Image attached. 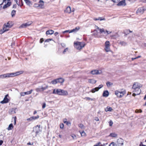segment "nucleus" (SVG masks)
<instances>
[{"mask_svg": "<svg viewBox=\"0 0 146 146\" xmlns=\"http://www.w3.org/2000/svg\"><path fill=\"white\" fill-rule=\"evenodd\" d=\"M94 35H96L97 37H100L101 36H100L99 35H98V34L97 33V30H95L94 31Z\"/></svg>", "mask_w": 146, "mask_h": 146, "instance_id": "f704fd0d", "label": "nucleus"}, {"mask_svg": "<svg viewBox=\"0 0 146 146\" xmlns=\"http://www.w3.org/2000/svg\"><path fill=\"white\" fill-rule=\"evenodd\" d=\"M123 140L121 138L118 139L117 140L116 145L117 146H122L123 144Z\"/></svg>", "mask_w": 146, "mask_h": 146, "instance_id": "9d476101", "label": "nucleus"}, {"mask_svg": "<svg viewBox=\"0 0 146 146\" xmlns=\"http://www.w3.org/2000/svg\"><path fill=\"white\" fill-rule=\"evenodd\" d=\"M110 42L108 41H106L104 44V50L106 52H109L111 51L110 49Z\"/></svg>", "mask_w": 146, "mask_h": 146, "instance_id": "20e7f679", "label": "nucleus"}, {"mask_svg": "<svg viewBox=\"0 0 146 146\" xmlns=\"http://www.w3.org/2000/svg\"><path fill=\"white\" fill-rule=\"evenodd\" d=\"M115 143L114 142H112L109 145V146H114Z\"/></svg>", "mask_w": 146, "mask_h": 146, "instance_id": "3c124183", "label": "nucleus"}, {"mask_svg": "<svg viewBox=\"0 0 146 146\" xmlns=\"http://www.w3.org/2000/svg\"><path fill=\"white\" fill-rule=\"evenodd\" d=\"M3 143V141L2 140H0V145H1Z\"/></svg>", "mask_w": 146, "mask_h": 146, "instance_id": "e2e57ef3", "label": "nucleus"}, {"mask_svg": "<svg viewBox=\"0 0 146 146\" xmlns=\"http://www.w3.org/2000/svg\"><path fill=\"white\" fill-rule=\"evenodd\" d=\"M86 133H85V132L84 131H83V136H86Z\"/></svg>", "mask_w": 146, "mask_h": 146, "instance_id": "69168bd1", "label": "nucleus"}, {"mask_svg": "<svg viewBox=\"0 0 146 146\" xmlns=\"http://www.w3.org/2000/svg\"><path fill=\"white\" fill-rule=\"evenodd\" d=\"M8 96V95L5 96L3 100L1 102V103L2 104L7 103L9 102V99L7 98V97Z\"/></svg>", "mask_w": 146, "mask_h": 146, "instance_id": "ddd939ff", "label": "nucleus"}, {"mask_svg": "<svg viewBox=\"0 0 146 146\" xmlns=\"http://www.w3.org/2000/svg\"><path fill=\"white\" fill-rule=\"evenodd\" d=\"M59 126L60 128L61 129H63L64 127V125L63 123H60L59 125Z\"/></svg>", "mask_w": 146, "mask_h": 146, "instance_id": "a19ab883", "label": "nucleus"}, {"mask_svg": "<svg viewBox=\"0 0 146 146\" xmlns=\"http://www.w3.org/2000/svg\"><path fill=\"white\" fill-rule=\"evenodd\" d=\"M33 90H31L30 91L25 92L26 95H29L31 94Z\"/></svg>", "mask_w": 146, "mask_h": 146, "instance_id": "c9c22d12", "label": "nucleus"}, {"mask_svg": "<svg viewBox=\"0 0 146 146\" xmlns=\"http://www.w3.org/2000/svg\"><path fill=\"white\" fill-rule=\"evenodd\" d=\"M126 4L124 0L120 1L117 4V5L119 6H124Z\"/></svg>", "mask_w": 146, "mask_h": 146, "instance_id": "f3484780", "label": "nucleus"}, {"mask_svg": "<svg viewBox=\"0 0 146 146\" xmlns=\"http://www.w3.org/2000/svg\"><path fill=\"white\" fill-rule=\"evenodd\" d=\"M79 29L80 28L79 27H76L75 29H74L71 30H70V31L69 33H71L72 32H76L79 30Z\"/></svg>", "mask_w": 146, "mask_h": 146, "instance_id": "393cba45", "label": "nucleus"}, {"mask_svg": "<svg viewBox=\"0 0 146 146\" xmlns=\"http://www.w3.org/2000/svg\"><path fill=\"white\" fill-rule=\"evenodd\" d=\"M44 41V39L43 38H41L40 39V43H42Z\"/></svg>", "mask_w": 146, "mask_h": 146, "instance_id": "13d9d810", "label": "nucleus"}, {"mask_svg": "<svg viewBox=\"0 0 146 146\" xmlns=\"http://www.w3.org/2000/svg\"><path fill=\"white\" fill-rule=\"evenodd\" d=\"M87 100H90L91 101H94L95 100V99H92L89 97H86L85 98Z\"/></svg>", "mask_w": 146, "mask_h": 146, "instance_id": "37998d69", "label": "nucleus"}, {"mask_svg": "<svg viewBox=\"0 0 146 146\" xmlns=\"http://www.w3.org/2000/svg\"><path fill=\"white\" fill-rule=\"evenodd\" d=\"M13 118L14 119V125H15L16 124L17 117L16 116H15L14 117H13Z\"/></svg>", "mask_w": 146, "mask_h": 146, "instance_id": "79ce46f5", "label": "nucleus"}, {"mask_svg": "<svg viewBox=\"0 0 146 146\" xmlns=\"http://www.w3.org/2000/svg\"><path fill=\"white\" fill-rule=\"evenodd\" d=\"M125 94V91H119L117 90L115 92V94L119 98L122 97Z\"/></svg>", "mask_w": 146, "mask_h": 146, "instance_id": "423d86ee", "label": "nucleus"}, {"mask_svg": "<svg viewBox=\"0 0 146 146\" xmlns=\"http://www.w3.org/2000/svg\"><path fill=\"white\" fill-rule=\"evenodd\" d=\"M32 117L33 120H35V119H38L39 118V116L38 115H37L36 116H32Z\"/></svg>", "mask_w": 146, "mask_h": 146, "instance_id": "e433bc0d", "label": "nucleus"}, {"mask_svg": "<svg viewBox=\"0 0 146 146\" xmlns=\"http://www.w3.org/2000/svg\"><path fill=\"white\" fill-rule=\"evenodd\" d=\"M109 124L110 126H111L113 125V122L111 120L109 121Z\"/></svg>", "mask_w": 146, "mask_h": 146, "instance_id": "09e8293b", "label": "nucleus"}, {"mask_svg": "<svg viewBox=\"0 0 146 146\" xmlns=\"http://www.w3.org/2000/svg\"><path fill=\"white\" fill-rule=\"evenodd\" d=\"M70 30H66L65 31H64L62 32L63 33H67V32H70Z\"/></svg>", "mask_w": 146, "mask_h": 146, "instance_id": "603ef678", "label": "nucleus"}, {"mask_svg": "<svg viewBox=\"0 0 146 146\" xmlns=\"http://www.w3.org/2000/svg\"><path fill=\"white\" fill-rule=\"evenodd\" d=\"M110 136L113 137H116L117 136V135L115 133H111L110 135Z\"/></svg>", "mask_w": 146, "mask_h": 146, "instance_id": "72a5a7b5", "label": "nucleus"}, {"mask_svg": "<svg viewBox=\"0 0 146 146\" xmlns=\"http://www.w3.org/2000/svg\"><path fill=\"white\" fill-rule=\"evenodd\" d=\"M63 122L68 126L71 125L70 122L69 121H67V119L66 118L63 119Z\"/></svg>", "mask_w": 146, "mask_h": 146, "instance_id": "4be33fe9", "label": "nucleus"}, {"mask_svg": "<svg viewBox=\"0 0 146 146\" xmlns=\"http://www.w3.org/2000/svg\"><path fill=\"white\" fill-rule=\"evenodd\" d=\"M53 93L59 95L67 96L68 95V93L67 91L59 89H54Z\"/></svg>", "mask_w": 146, "mask_h": 146, "instance_id": "f03ea898", "label": "nucleus"}, {"mask_svg": "<svg viewBox=\"0 0 146 146\" xmlns=\"http://www.w3.org/2000/svg\"><path fill=\"white\" fill-rule=\"evenodd\" d=\"M110 36L111 38L115 39L116 38L115 36V35H111Z\"/></svg>", "mask_w": 146, "mask_h": 146, "instance_id": "6e6d98bb", "label": "nucleus"}, {"mask_svg": "<svg viewBox=\"0 0 146 146\" xmlns=\"http://www.w3.org/2000/svg\"><path fill=\"white\" fill-rule=\"evenodd\" d=\"M88 82L90 83L94 84L96 82V81L94 79H89L88 80Z\"/></svg>", "mask_w": 146, "mask_h": 146, "instance_id": "2f4dec72", "label": "nucleus"}, {"mask_svg": "<svg viewBox=\"0 0 146 146\" xmlns=\"http://www.w3.org/2000/svg\"><path fill=\"white\" fill-rule=\"evenodd\" d=\"M24 72V71L23 70H21L20 71L17 72L15 73H11V77L15 76H17L19 75L20 74H23Z\"/></svg>", "mask_w": 146, "mask_h": 146, "instance_id": "1a4fd4ad", "label": "nucleus"}, {"mask_svg": "<svg viewBox=\"0 0 146 146\" xmlns=\"http://www.w3.org/2000/svg\"><path fill=\"white\" fill-rule=\"evenodd\" d=\"M11 73H8L0 75V78H4L6 77H11Z\"/></svg>", "mask_w": 146, "mask_h": 146, "instance_id": "4468645a", "label": "nucleus"}, {"mask_svg": "<svg viewBox=\"0 0 146 146\" xmlns=\"http://www.w3.org/2000/svg\"><path fill=\"white\" fill-rule=\"evenodd\" d=\"M118 43L122 46H125L127 45V43L123 41L120 40L118 41Z\"/></svg>", "mask_w": 146, "mask_h": 146, "instance_id": "dca6fc26", "label": "nucleus"}, {"mask_svg": "<svg viewBox=\"0 0 146 146\" xmlns=\"http://www.w3.org/2000/svg\"><path fill=\"white\" fill-rule=\"evenodd\" d=\"M109 95V93L108 90L104 91L103 94V96L104 97H108Z\"/></svg>", "mask_w": 146, "mask_h": 146, "instance_id": "a878e982", "label": "nucleus"}, {"mask_svg": "<svg viewBox=\"0 0 146 146\" xmlns=\"http://www.w3.org/2000/svg\"><path fill=\"white\" fill-rule=\"evenodd\" d=\"M52 40V39H47V40H46V42H49V41H51Z\"/></svg>", "mask_w": 146, "mask_h": 146, "instance_id": "680f3d73", "label": "nucleus"}, {"mask_svg": "<svg viewBox=\"0 0 146 146\" xmlns=\"http://www.w3.org/2000/svg\"><path fill=\"white\" fill-rule=\"evenodd\" d=\"M27 121H32L33 119H32V117H30L29 118H28L27 119Z\"/></svg>", "mask_w": 146, "mask_h": 146, "instance_id": "4d7b16f0", "label": "nucleus"}, {"mask_svg": "<svg viewBox=\"0 0 146 146\" xmlns=\"http://www.w3.org/2000/svg\"><path fill=\"white\" fill-rule=\"evenodd\" d=\"M13 128V124L12 123L10 124L9 126L7 128V130H10L12 129Z\"/></svg>", "mask_w": 146, "mask_h": 146, "instance_id": "c756f323", "label": "nucleus"}, {"mask_svg": "<svg viewBox=\"0 0 146 146\" xmlns=\"http://www.w3.org/2000/svg\"><path fill=\"white\" fill-rule=\"evenodd\" d=\"M26 27V25L25 23L22 24L20 27V28H25Z\"/></svg>", "mask_w": 146, "mask_h": 146, "instance_id": "58836bf2", "label": "nucleus"}, {"mask_svg": "<svg viewBox=\"0 0 146 146\" xmlns=\"http://www.w3.org/2000/svg\"><path fill=\"white\" fill-rule=\"evenodd\" d=\"M54 33V31L52 30H48L46 32V35H51Z\"/></svg>", "mask_w": 146, "mask_h": 146, "instance_id": "a211bd4d", "label": "nucleus"}, {"mask_svg": "<svg viewBox=\"0 0 146 146\" xmlns=\"http://www.w3.org/2000/svg\"><path fill=\"white\" fill-rule=\"evenodd\" d=\"M68 48H66L64 49L63 51V54H65V52L66 51H68Z\"/></svg>", "mask_w": 146, "mask_h": 146, "instance_id": "a18cd8bd", "label": "nucleus"}, {"mask_svg": "<svg viewBox=\"0 0 146 146\" xmlns=\"http://www.w3.org/2000/svg\"><path fill=\"white\" fill-rule=\"evenodd\" d=\"M113 110L111 108L108 106L105 109V110L106 111H111Z\"/></svg>", "mask_w": 146, "mask_h": 146, "instance_id": "bb28decb", "label": "nucleus"}, {"mask_svg": "<svg viewBox=\"0 0 146 146\" xmlns=\"http://www.w3.org/2000/svg\"><path fill=\"white\" fill-rule=\"evenodd\" d=\"M6 29L5 27H3V29L0 31V34H2L4 32L8 31V29Z\"/></svg>", "mask_w": 146, "mask_h": 146, "instance_id": "cd10ccee", "label": "nucleus"}, {"mask_svg": "<svg viewBox=\"0 0 146 146\" xmlns=\"http://www.w3.org/2000/svg\"><path fill=\"white\" fill-rule=\"evenodd\" d=\"M140 57V56H138L137 57H136V58H132V60H133L134 59H136L137 58H139Z\"/></svg>", "mask_w": 146, "mask_h": 146, "instance_id": "0e129e2a", "label": "nucleus"}, {"mask_svg": "<svg viewBox=\"0 0 146 146\" xmlns=\"http://www.w3.org/2000/svg\"><path fill=\"white\" fill-rule=\"evenodd\" d=\"M91 73L92 74H100V72H99L98 70H94L91 71Z\"/></svg>", "mask_w": 146, "mask_h": 146, "instance_id": "6ab92c4d", "label": "nucleus"}, {"mask_svg": "<svg viewBox=\"0 0 146 146\" xmlns=\"http://www.w3.org/2000/svg\"><path fill=\"white\" fill-rule=\"evenodd\" d=\"M46 106V104L45 103H44L42 105V109H44L45 108Z\"/></svg>", "mask_w": 146, "mask_h": 146, "instance_id": "8fccbe9b", "label": "nucleus"}, {"mask_svg": "<svg viewBox=\"0 0 146 146\" xmlns=\"http://www.w3.org/2000/svg\"><path fill=\"white\" fill-rule=\"evenodd\" d=\"M10 0H3V2L7 3L3 6V8L5 9L9 6L11 4V2L10 1Z\"/></svg>", "mask_w": 146, "mask_h": 146, "instance_id": "6e6552de", "label": "nucleus"}, {"mask_svg": "<svg viewBox=\"0 0 146 146\" xmlns=\"http://www.w3.org/2000/svg\"><path fill=\"white\" fill-rule=\"evenodd\" d=\"M17 110L16 108H13L10 110V111L9 112V113L11 114L15 113L16 111Z\"/></svg>", "mask_w": 146, "mask_h": 146, "instance_id": "aec40b11", "label": "nucleus"}, {"mask_svg": "<svg viewBox=\"0 0 146 146\" xmlns=\"http://www.w3.org/2000/svg\"><path fill=\"white\" fill-rule=\"evenodd\" d=\"M11 24V22L9 21L6 24H5L3 27H5V29H8V31L9 28L11 27L12 26Z\"/></svg>", "mask_w": 146, "mask_h": 146, "instance_id": "9b49d317", "label": "nucleus"}, {"mask_svg": "<svg viewBox=\"0 0 146 146\" xmlns=\"http://www.w3.org/2000/svg\"><path fill=\"white\" fill-rule=\"evenodd\" d=\"M50 83H51L53 84H55L58 83L57 79H55L52 80L50 82Z\"/></svg>", "mask_w": 146, "mask_h": 146, "instance_id": "7c9ffc66", "label": "nucleus"}, {"mask_svg": "<svg viewBox=\"0 0 146 146\" xmlns=\"http://www.w3.org/2000/svg\"><path fill=\"white\" fill-rule=\"evenodd\" d=\"M115 3L118 2L120 0H112Z\"/></svg>", "mask_w": 146, "mask_h": 146, "instance_id": "052dcab7", "label": "nucleus"}, {"mask_svg": "<svg viewBox=\"0 0 146 146\" xmlns=\"http://www.w3.org/2000/svg\"><path fill=\"white\" fill-rule=\"evenodd\" d=\"M96 29L99 31L100 33H103L104 34H105L106 33L107 35H108L111 33V31H108L106 30L105 31L103 28L100 29L98 27H97Z\"/></svg>", "mask_w": 146, "mask_h": 146, "instance_id": "0eeeda50", "label": "nucleus"}, {"mask_svg": "<svg viewBox=\"0 0 146 146\" xmlns=\"http://www.w3.org/2000/svg\"><path fill=\"white\" fill-rule=\"evenodd\" d=\"M25 92H21L20 93V95L21 96H24L25 95Z\"/></svg>", "mask_w": 146, "mask_h": 146, "instance_id": "49530a36", "label": "nucleus"}, {"mask_svg": "<svg viewBox=\"0 0 146 146\" xmlns=\"http://www.w3.org/2000/svg\"><path fill=\"white\" fill-rule=\"evenodd\" d=\"M74 46L76 49L78 50H80L82 48V44L81 42L75 41L74 43Z\"/></svg>", "mask_w": 146, "mask_h": 146, "instance_id": "7ed1b4c3", "label": "nucleus"}, {"mask_svg": "<svg viewBox=\"0 0 146 146\" xmlns=\"http://www.w3.org/2000/svg\"><path fill=\"white\" fill-rule=\"evenodd\" d=\"M106 85L108 87H109L111 85H112L113 83H111L109 82H108L106 83Z\"/></svg>", "mask_w": 146, "mask_h": 146, "instance_id": "ea45409f", "label": "nucleus"}, {"mask_svg": "<svg viewBox=\"0 0 146 146\" xmlns=\"http://www.w3.org/2000/svg\"><path fill=\"white\" fill-rule=\"evenodd\" d=\"M26 3L27 4H29L30 3V2L29 0H24Z\"/></svg>", "mask_w": 146, "mask_h": 146, "instance_id": "de8ad7c7", "label": "nucleus"}, {"mask_svg": "<svg viewBox=\"0 0 146 146\" xmlns=\"http://www.w3.org/2000/svg\"><path fill=\"white\" fill-rule=\"evenodd\" d=\"M135 92V93H133V94L132 95H133V96H135L136 95H138L139 94H137V92Z\"/></svg>", "mask_w": 146, "mask_h": 146, "instance_id": "bf43d9fd", "label": "nucleus"}, {"mask_svg": "<svg viewBox=\"0 0 146 146\" xmlns=\"http://www.w3.org/2000/svg\"><path fill=\"white\" fill-rule=\"evenodd\" d=\"M33 143H30L29 142V143H27V145H33Z\"/></svg>", "mask_w": 146, "mask_h": 146, "instance_id": "774afa93", "label": "nucleus"}, {"mask_svg": "<svg viewBox=\"0 0 146 146\" xmlns=\"http://www.w3.org/2000/svg\"><path fill=\"white\" fill-rule=\"evenodd\" d=\"M142 112V111L140 109V110H135V112L136 113H141Z\"/></svg>", "mask_w": 146, "mask_h": 146, "instance_id": "c03bdc74", "label": "nucleus"}, {"mask_svg": "<svg viewBox=\"0 0 146 146\" xmlns=\"http://www.w3.org/2000/svg\"><path fill=\"white\" fill-rule=\"evenodd\" d=\"M141 85L137 82H135L133 84L132 87L133 92H137V94H140L141 92L140 88L141 87Z\"/></svg>", "mask_w": 146, "mask_h": 146, "instance_id": "f257e3e1", "label": "nucleus"}, {"mask_svg": "<svg viewBox=\"0 0 146 146\" xmlns=\"http://www.w3.org/2000/svg\"><path fill=\"white\" fill-rule=\"evenodd\" d=\"M38 127V130H36L35 131V133L36 134H37L40 131V125H37L36 126H35V129H36L37 128V127Z\"/></svg>", "mask_w": 146, "mask_h": 146, "instance_id": "c85d7f7f", "label": "nucleus"}, {"mask_svg": "<svg viewBox=\"0 0 146 146\" xmlns=\"http://www.w3.org/2000/svg\"><path fill=\"white\" fill-rule=\"evenodd\" d=\"M16 14V11L15 10H13L11 12V15L12 17L15 16Z\"/></svg>", "mask_w": 146, "mask_h": 146, "instance_id": "4c0bfd02", "label": "nucleus"}, {"mask_svg": "<svg viewBox=\"0 0 146 146\" xmlns=\"http://www.w3.org/2000/svg\"><path fill=\"white\" fill-rule=\"evenodd\" d=\"M144 10L143 8L141 7L138 9L137 11V13H142L144 12Z\"/></svg>", "mask_w": 146, "mask_h": 146, "instance_id": "412c9836", "label": "nucleus"}, {"mask_svg": "<svg viewBox=\"0 0 146 146\" xmlns=\"http://www.w3.org/2000/svg\"><path fill=\"white\" fill-rule=\"evenodd\" d=\"M15 1L16 3L18 5L20 6H22L23 5V3L22 1V0H20L21 1V3L20 4V3H18V0H14Z\"/></svg>", "mask_w": 146, "mask_h": 146, "instance_id": "473e14b6", "label": "nucleus"}, {"mask_svg": "<svg viewBox=\"0 0 146 146\" xmlns=\"http://www.w3.org/2000/svg\"><path fill=\"white\" fill-rule=\"evenodd\" d=\"M103 86V85L102 84L100 85L98 87H96L95 88H93L91 90V92L93 93L95 92L96 91H98V90L102 88Z\"/></svg>", "mask_w": 146, "mask_h": 146, "instance_id": "f8f14e48", "label": "nucleus"}, {"mask_svg": "<svg viewBox=\"0 0 146 146\" xmlns=\"http://www.w3.org/2000/svg\"><path fill=\"white\" fill-rule=\"evenodd\" d=\"M74 10L72 11L70 7H67L64 11L65 13H70L72 11H73Z\"/></svg>", "mask_w": 146, "mask_h": 146, "instance_id": "2eb2a0df", "label": "nucleus"}, {"mask_svg": "<svg viewBox=\"0 0 146 146\" xmlns=\"http://www.w3.org/2000/svg\"><path fill=\"white\" fill-rule=\"evenodd\" d=\"M44 87L42 86L41 88H37L35 89V90L37 92H43L44 90L47 89L48 88V85H45Z\"/></svg>", "mask_w": 146, "mask_h": 146, "instance_id": "39448f33", "label": "nucleus"}, {"mask_svg": "<svg viewBox=\"0 0 146 146\" xmlns=\"http://www.w3.org/2000/svg\"><path fill=\"white\" fill-rule=\"evenodd\" d=\"M27 23L28 25L29 26L32 24V21H29Z\"/></svg>", "mask_w": 146, "mask_h": 146, "instance_id": "864d4df0", "label": "nucleus"}, {"mask_svg": "<svg viewBox=\"0 0 146 146\" xmlns=\"http://www.w3.org/2000/svg\"><path fill=\"white\" fill-rule=\"evenodd\" d=\"M94 21H98V20H100V21H105L106 19L105 18H103L102 17H98L97 18H94Z\"/></svg>", "mask_w": 146, "mask_h": 146, "instance_id": "5701e85b", "label": "nucleus"}, {"mask_svg": "<svg viewBox=\"0 0 146 146\" xmlns=\"http://www.w3.org/2000/svg\"><path fill=\"white\" fill-rule=\"evenodd\" d=\"M57 79L58 83H62L64 81V80L62 78H57Z\"/></svg>", "mask_w": 146, "mask_h": 146, "instance_id": "b1692460", "label": "nucleus"}, {"mask_svg": "<svg viewBox=\"0 0 146 146\" xmlns=\"http://www.w3.org/2000/svg\"><path fill=\"white\" fill-rule=\"evenodd\" d=\"M101 144L100 142H99L97 144L94 145V146H100V144Z\"/></svg>", "mask_w": 146, "mask_h": 146, "instance_id": "5fc2aeb1", "label": "nucleus"}, {"mask_svg": "<svg viewBox=\"0 0 146 146\" xmlns=\"http://www.w3.org/2000/svg\"><path fill=\"white\" fill-rule=\"evenodd\" d=\"M58 34V33L57 32L55 33L54 34V35L55 36H56Z\"/></svg>", "mask_w": 146, "mask_h": 146, "instance_id": "338daca9", "label": "nucleus"}]
</instances>
